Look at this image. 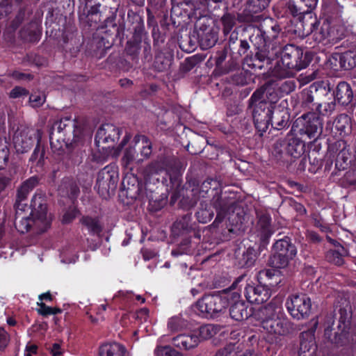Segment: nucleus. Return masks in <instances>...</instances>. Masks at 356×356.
Returning <instances> with one entry per match:
<instances>
[{"instance_id":"obj_27","label":"nucleus","mask_w":356,"mask_h":356,"mask_svg":"<svg viewBox=\"0 0 356 356\" xmlns=\"http://www.w3.org/2000/svg\"><path fill=\"white\" fill-rule=\"evenodd\" d=\"M125 348L118 343H106L99 348L100 356H124Z\"/></svg>"},{"instance_id":"obj_7","label":"nucleus","mask_w":356,"mask_h":356,"mask_svg":"<svg viewBox=\"0 0 356 356\" xmlns=\"http://www.w3.org/2000/svg\"><path fill=\"white\" fill-rule=\"evenodd\" d=\"M274 254L270 257V264L276 268H282L287 266L289 261L296 255L297 250L293 244L291 243L290 238L277 240L273 245Z\"/></svg>"},{"instance_id":"obj_50","label":"nucleus","mask_w":356,"mask_h":356,"mask_svg":"<svg viewBox=\"0 0 356 356\" xmlns=\"http://www.w3.org/2000/svg\"><path fill=\"white\" fill-rule=\"evenodd\" d=\"M211 180H207L202 183L199 189L198 198H204L209 191L211 189Z\"/></svg>"},{"instance_id":"obj_2","label":"nucleus","mask_w":356,"mask_h":356,"mask_svg":"<svg viewBox=\"0 0 356 356\" xmlns=\"http://www.w3.org/2000/svg\"><path fill=\"white\" fill-rule=\"evenodd\" d=\"M309 56L304 54L301 48L293 44L284 47L280 60L277 61L273 70V76L286 78L293 75V70L299 71L307 67L309 63Z\"/></svg>"},{"instance_id":"obj_40","label":"nucleus","mask_w":356,"mask_h":356,"mask_svg":"<svg viewBox=\"0 0 356 356\" xmlns=\"http://www.w3.org/2000/svg\"><path fill=\"white\" fill-rule=\"evenodd\" d=\"M10 185V178L0 175V200H2L8 195V188Z\"/></svg>"},{"instance_id":"obj_9","label":"nucleus","mask_w":356,"mask_h":356,"mask_svg":"<svg viewBox=\"0 0 356 356\" xmlns=\"http://www.w3.org/2000/svg\"><path fill=\"white\" fill-rule=\"evenodd\" d=\"M175 163V159L170 157H159L156 160L151 162L143 170V176L146 182L156 184L159 182V174L165 171L170 175L172 165ZM172 180L171 176H170Z\"/></svg>"},{"instance_id":"obj_45","label":"nucleus","mask_w":356,"mask_h":356,"mask_svg":"<svg viewBox=\"0 0 356 356\" xmlns=\"http://www.w3.org/2000/svg\"><path fill=\"white\" fill-rule=\"evenodd\" d=\"M277 115L280 117L281 119H277L274 118V120L272 119L271 124L272 125H275V128L280 130L282 128L287 126L288 124V117L285 115H282L281 112L277 113Z\"/></svg>"},{"instance_id":"obj_19","label":"nucleus","mask_w":356,"mask_h":356,"mask_svg":"<svg viewBox=\"0 0 356 356\" xmlns=\"http://www.w3.org/2000/svg\"><path fill=\"white\" fill-rule=\"evenodd\" d=\"M241 296L235 300L229 299V305L230 307V316L236 321H242L248 318L250 316V312L248 311V305L243 301L240 300Z\"/></svg>"},{"instance_id":"obj_20","label":"nucleus","mask_w":356,"mask_h":356,"mask_svg":"<svg viewBox=\"0 0 356 356\" xmlns=\"http://www.w3.org/2000/svg\"><path fill=\"white\" fill-rule=\"evenodd\" d=\"M232 202L229 200L226 197L216 193L212 199L213 207L216 209L217 216L215 221L221 222L225 216L232 204Z\"/></svg>"},{"instance_id":"obj_47","label":"nucleus","mask_w":356,"mask_h":356,"mask_svg":"<svg viewBox=\"0 0 356 356\" xmlns=\"http://www.w3.org/2000/svg\"><path fill=\"white\" fill-rule=\"evenodd\" d=\"M28 95L29 92L25 88L20 86L15 87L10 92V97L13 99L26 97Z\"/></svg>"},{"instance_id":"obj_58","label":"nucleus","mask_w":356,"mask_h":356,"mask_svg":"<svg viewBox=\"0 0 356 356\" xmlns=\"http://www.w3.org/2000/svg\"><path fill=\"white\" fill-rule=\"evenodd\" d=\"M44 151L42 149L41 150L39 146H37L31 155V160L35 161L38 159V162H40L44 159Z\"/></svg>"},{"instance_id":"obj_14","label":"nucleus","mask_w":356,"mask_h":356,"mask_svg":"<svg viewBox=\"0 0 356 356\" xmlns=\"http://www.w3.org/2000/svg\"><path fill=\"white\" fill-rule=\"evenodd\" d=\"M270 0H249L243 11L245 19L242 22H261L268 17L259 14L269 4Z\"/></svg>"},{"instance_id":"obj_37","label":"nucleus","mask_w":356,"mask_h":356,"mask_svg":"<svg viewBox=\"0 0 356 356\" xmlns=\"http://www.w3.org/2000/svg\"><path fill=\"white\" fill-rule=\"evenodd\" d=\"M197 220L201 223H207L210 221L213 216V211L210 208L205 207L201 203V209L195 213Z\"/></svg>"},{"instance_id":"obj_25","label":"nucleus","mask_w":356,"mask_h":356,"mask_svg":"<svg viewBox=\"0 0 356 356\" xmlns=\"http://www.w3.org/2000/svg\"><path fill=\"white\" fill-rule=\"evenodd\" d=\"M289 11L291 14L296 18L300 22H304L305 21H312V22H317V17L316 15L312 12L314 8H307L306 10L301 11L302 8H298L296 5L292 3H289Z\"/></svg>"},{"instance_id":"obj_22","label":"nucleus","mask_w":356,"mask_h":356,"mask_svg":"<svg viewBox=\"0 0 356 356\" xmlns=\"http://www.w3.org/2000/svg\"><path fill=\"white\" fill-rule=\"evenodd\" d=\"M309 25L311 35L312 38L317 42H322L327 40L329 42L330 33L331 29V24H307Z\"/></svg>"},{"instance_id":"obj_51","label":"nucleus","mask_w":356,"mask_h":356,"mask_svg":"<svg viewBox=\"0 0 356 356\" xmlns=\"http://www.w3.org/2000/svg\"><path fill=\"white\" fill-rule=\"evenodd\" d=\"M9 335L3 327H0V349H4L9 342Z\"/></svg>"},{"instance_id":"obj_64","label":"nucleus","mask_w":356,"mask_h":356,"mask_svg":"<svg viewBox=\"0 0 356 356\" xmlns=\"http://www.w3.org/2000/svg\"><path fill=\"white\" fill-rule=\"evenodd\" d=\"M334 25H337V32L339 34V39L340 40L346 35V30L343 24H334Z\"/></svg>"},{"instance_id":"obj_23","label":"nucleus","mask_w":356,"mask_h":356,"mask_svg":"<svg viewBox=\"0 0 356 356\" xmlns=\"http://www.w3.org/2000/svg\"><path fill=\"white\" fill-rule=\"evenodd\" d=\"M146 37V33L142 25L138 26L135 29L133 40L128 41L126 51L131 56L137 55L140 51V43Z\"/></svg>"},{"instance_id":"obj_26","label":"nucleus","mask_w":356,"mask_h":356,"mask_svg":"<svg viewBox=\"0 0 356 356\" xmlns=\"http://www.w3.org/2000/svg\"><path fill=\"white\" fill-rule=\"evenodd\" d=\"M149 7L147 8V22H152V21H159L161 22V19H159V17L163 14L164 10H162L163 6L165 4V0H148Z\"/></svg>"},{"instance_id":"obj_11","label":"nucleus","mask_w":356,"mask_h":356,"mask_svg":"<svg viewBox=\"0 0 356 356\" xmlns=\"http://www.w3.org/2000/svg\"><path fill=\"white\" fill-rule=\"evenodd\" d=\"M350 315L346 310L340 309L338 331L332 333V330L327 328L325 330V335L329 340L337 346L344 345L348 339V330L350 329Z\"/></svg>"},{"instance_id":"obj_42","label":"nucleus","mask_w":356,"mask_h":356,"mask_svg":"<svg viewBox=\"0 0 356 356\" xmlns=\"http://www.w3.org/2000/svg\"><path fill=\"white\" fill-rule=\"evenodd\" d=\"M314 88V86H311L309 90H304L302 93V104L305 106H309L310 108V104H312L311 108L312 110L314 109V106L316 107V104H312L314 102V96L312 95V89Z\"/></svg>"},{"instance_id":"obj_13","label":"nucleus","mask_w":356,"mask_h":356,"mask_svg":"<svg viewBox=\"0 0 356 356\" xmlns=\"http://www.w3.org/2000/svg\"><path fill=\"white\" fill-rule=\"evenodd\" d=\"M218 29L215 24H196L194 33L202 49H209L215 45L218 40Z\"/></svg>"},{"instance_id":"obj_46","label":"nucleus","mask_w":356,"mask_h":356,"mask_svg":"<svg viewBox=\"0 0 356 356\" xmlns=\"http://www.w3.org/2000/svg\"><path fill=\"white\" fill-rule=\"evenodd\" d=\"M207 5L209 11L213 12L216 10L220 8L221 6H225V0H203Z\"/></svg>"},{"instance_id":"obj_62","label":"nucleus","mask_w":356,"mask_h":356,"mask_svg":"<svg viewBox=\"0 0 356 356\" xmlns=\"http://www.w3.org/2000/svg\"><path fill=\"white\" fill-rule=\"evenodd\" d=\"M275 275V270L273 269H266L264 270H261L259 273V277L260 279H263L264 277H266L268 279H271Z\"/></svg>"},{"instance_id":"obj_63","label":"nucleus","mask_w":356,"mask_h":356,"mask_svg":"<svg viewBox=\"0 0 356 356\" xmlns=\"http://www.w3.org/2000/svg\"><path fill=\"white\" fill-rule=\"evenodd\" d=\"M26 208H27L26 204H23L22 202H18L17 199L16 200L15 209L17 216H20Z\"/></svg>"},{"instance_id":"obj_36","label":"nucleus","mask_w":356,"mask_h":356,"mask_svg":"<svg viewBox=\"0 0 356 356\" xmlns=\"http://www.w3.org/2000/svg\"><path fill=\"white\" fill-rule=\"evenodd\" d=\"M187 326V323L180 316L170 318L168 323V327L172 332L179 331Z\"/></svg>"},{"instance_id":"obj_44","label":"nucleus","mask_w":356,"mask_h":356,"mask_svg":"<svg viewBox=\"0 0 356 356\" xmlns=\"http://www.w3.org/2000/svg\"><path fill=\"white\" fill-rule=\"evenodd\" d=\"M214 356H236L234 345L229 343L224 348L219 349Z\"/></svg>"},{"instance_id":"obj_54","label":"nucleus","mask_w":356,"mask_h":356,"mask_svg":"<svg viewBox=\"0 0 356 356\" xmlns=\"http://www.w3.org/2000/svg\"><path fill=\"white\" fill-rule=\"evenodd\" d=\"M330 40L329 42H337L339 40L337 32V26L334 24H331V29L329 30Z\"/></svg>"},{"instance_id":"obj_31","label":"nucleus","mask_w":356,"mask_h":356,"mask_svg":"<svg viewBox=\"0 0 356 356\" xmlns=\"http://www.w3.org/2000/svg\"><path fill=\"white\" fill-rule=\"evenodd\" d=\"M341 67L349 70L356 66V49L345 51L339 55Z\"/></svg>"},{"instance_id":"obj_30","label":"nucleus","mask_w":356,"mask_h":356,"mask_svg":"<svg viewBox=\"0 0 356 356\" xmlns=\"http://www.w3.org/2000/svg\"><path fill=\"white\" fill-rule=\"evenodd\" d=\"M38 184V179L35 177H32L25 181L17 191V199L18 202L24 201L29 193Z\"/></svg>"},{"instance_id":"obj_28","label":"nucleus","mask_w":356,"mask_h":356,"mask_svg":"<svg viewBox=\"0 0 356 356\" xmlns=\"http://www.w3.org/2000/svg\"><path fill=\"white\" fill-rule=\"evenodd\" d=\"M199 342V337L196 334H181L173 338L174 344L184 349L193 348L197 346Z\"/></svg>"},{"instance_id":"obj_35","label":"nucleus","mask_w":356,"mask_h":356,"mask_svg":"<svg viewBox=\"0 0 356 356\" xmlns=\"http://www.w3.org/2000/svg\"><path fill=\"white\" fill-rule=\"evenodd\" d=\"M138 159V153L136 149H135V147L133 143H131V145L126 148L122 161L123 165L125 167H127L133 161H136L137 163V159Z\"/></svg>"},{"instance_id":"obj_61","label":"nucleus","mask_w":356,"mask_h":356,"mask_svg":"<svg viewBox=\"0 0 356 356\" xmlns=\"http://www.w3.org/2000/svg\"><path fill=\"white\" fill-rule=\"evenodd\" d=\"M256 57L260 61H266L267 64L270 63L271 61L273 60L275 58H272L271 56H268L264 51H260L259 52L257 53Z\"/></svg>"},{"instance_id":"obj_60","label":"nucleus","mask_w":356,"mask_h":356,"mask_svg":"<svg viewBox=\"0 0 356 356\" xmlns=\"http://www.w3.org/2000/svg\"><path fill=\"white\" fill-rule=\"evenodd\" d=\"M62 16L58 17V14L56 13V15H54V10H49L47 16H46V22H54L56 21H61L62 20Z\"/></svg>"},{"instance_id":"obj_34","label":"nucleus","mask_w":356,"mask_h":356,"mask_svg":"<svg viewBox=\"0 0 356 356\" xmlns=\"http://www.w3.org/2000/svg\"><path fill=\"white\" fill-rule=\"evenodd\" d=\"M9 154L8 143L6 138L0 137V170L3 169L6 166Z\"/></svg>"},{"instance_id":"obj_57","label":"nucleus","mask_w":356,"mask_h":356,"mask_svg":"<svg viewBox=\"0 0 356 356\" xmlns=\"http://www.w3.org/2000/svg\"><path fill=\"white\" fill-rule=\"evenodd\" d=\"M341 13H342V8H340L339 6H337L336 8H334V13L330 17V19H327V22H329V21H336V22L343 21V19L342 18Z\"/></svg>"},{"instance_id":"obj_1","label":"nucleus","mask_w":356,"mask_h":356,"mask_svg":"<svg viewBox=\"0 0 356 356\" xmlns=\"http://www.w3.org/2000/svg\"><path fill=\"white\" fill-rule=\"evenodd\" d=\"M254 315L268 334V340L270 343H277L280 337L289 334L293 330L292 324L282 312L281 303L277 301H272L259 308Z\"/></svg>"},{"instance_id":"obj_15","label":"nucleus","mask_w":356,"mask_h":356,"mask_svg":"<svg viewBox=\"0 0 356 356\" xmlns=\"http://www.w3.org/2000/svg\"><path fill=\"white\" fill-rule=\"evenodd\" d=\"M120 131L119 128L113 124L106 123L102 125L95 136V143L98 147L101 144H107L106 147L102 148L113 147L116 140L119 139Z\"/></svg>"},{"instance_id":"obj_29","label":"nucleus","mask_w":356,"mask_h":356,"mask_svg":"<svg viewBox=\"0 0 356 356\" xmlns=\"http://www.w3.org/2000/svg\"><path fill=\"white\" fill-rule=\"evenodd\" d=\"M288 137L287 153L295 158L300 156L304 152L305 145L302 141L293 136Z\"/></svg>"},{"instance_id":"obj_32","label":"nucleus","mask_w":356,"mask_h":356,"mask_svg":"<svg viewBox=\"0 0 356 356\" xmlns=\"http://www.w3.org/2000/svg\"><path fill=\"white\" fill-rule=\"evenodd\" d=\"M81 223L92 234L98 235L102 231V226L97 218L86 216L82 218Z\"/></svg>"},{"instance_id":"obj_43","label":"nucleus","mask_w":356,"mask_h":356,"mask_svg":"<svg viewBox=\"0 0 356 356\" xmlns=\"http://www.w3.org/2000/svg\"><path fill=\"white\" fill-rule=\"evenodd\" d=\"M45 97L40 93L31 94L29 97V102L32 107H39L43 104Z\"/></svg>"},{"instance_id":"obj_53","label":"nucleus","mask_w":356,"mask_h":356,"mask_svg":"<svg viewBox=\"0 0 356 356\" xmlns=\"http://www.w3.org/2000/svg\"><path fill=\"white\" fill-rule=\"evenodd\" d=\"M38 305L40 307L39 309H38V312L42 315V316H48L51 315L52 312V307H50L49 306H47L43 302H38Z\"/></svg>"},{"instance_id":"obj_55","label":"nucleus","mask_w":356,"mask_h":356,"mask_svg":"<svg viewBox=\"0 0 356 356\" xmlns=\"http://www.w3.org/2000/svg\"><path fill=\"white\" fill-rule=\"evenodd\" d=\"M38 346L31 343H28L24 350V356H33L37 354Z\"/></svg>"},{"instance_id":"obj_21","label":"nucleus","mask_w":356,"mask_h":356,"mask_svg":"<svg viewBox=\"0 0 356 356\" xmlns=\"http://www.w3.org/2000/svg\"><path fill=\"white\" fill-rule=\"evenodd\" d=\"M334 95L335 99L339 104L342 105H348L350 104L353 97L350 86L345 81H341L338 83Z\"/></svg>"},{"instance_id":"obj_41","label":"nucleus","mask_w":356,"mask_h":356,"mask_svg":"<svg viewBox=\"0 0 356 356\" xmlns=\"http://www.w3.org/2000/svg\"><path fill=\"white\" fill-rule=\"evenodd\" d=\"M155 354L156 356H181L178 351L168 346L158 347Z\"/></svg>"},{"instance_id":"obj_49","label":"nucleus","mask_w":356,"mask_h":356,"mask_svg":"<svg viewBox=\"0 0 356 356\" xmlns=\"http://www.w3.org/2000/svg\"><path fill=\"white\" fill-rule=\"evenodd\" d=\"M99 8H100V4L99 3V4H97V5H95L93 6L90 7V9L88 10V11H87L88 20L86 22L97 21V19L96 18L94 19L93 17L94 16L97 17L98 15H99Z\"/></svg>"},{"instance_id":"obj_52","label":"nucleus","mask_w":356,"mask_h":356,"mask_svg":"<svg viewBox=\"0 0 356 356\" xmlns=\"http://www.w3.org/2000/svg\"><path fill=\"white\" fill-rule=\"evenodd\" d=\"M52 356H60L63 353V348L59 343H54L47 348Z\"/></svg>"},{"instance_id":"obj_33","label":"nucleus","mask_w":356,"mask_h":356,"mask_svg":"<svg viewBox=\"0 0 356 356\" xmlns=\"http://www.w3.org/2000/svg\"><path fill=\"white\" fill-rule=\"evenodd\" d=\"M270 220L271 218L267 213L261 214L259 217L257 226L263 237H268L272 234Z\"/></svg>"},{"instance_id":"obj_24","label":"nucleus","mask_w":356,"mask_h":356,"mask_svg":"<svg viewBox=\"0 0 356 356\" xmlns=\"http://www.w3.org/2000/svg\"><path fill=\"white\" fill-rule=\"evenodd\" d=\"M328 241L332 243L336 250H330L326 253V259L330 263L337 266H341L343 264V257L346 254V249L334 240L327 238Z\"/></svg>"},{"instance_id":"obj_56","label":"nucleus","mask_w":356,"mask_h":356,"mask_svg":"<svg viewBox=\"0 0 356 356\" xmlns=\"http://www.w3.org/2000/svg\"><path fill=\"white\" fill-rule=\"evenodd\" d=\"M78 211L75 209L67 211L63 216V221L65 223H68L72 221L77 215Z\"/></svg>"},{"instance_id":"obj_59","label":"nucleus","mask_w":356,"mask_h":356,"mask_svg":"<svg viewBox=\"0 0 356 356\" xmlns=\"http://www.w3.org/2000/svg\"><path fill=\"white\" fill-rule=\"evenodd\" d=\"M355 350L356 346L348 345L341 349L340 356H353Z\"/></svg>"},{"instance_id":"obj_39","label":"nucleus","mask_w":356,"mask_h":356,"mask_svg":"<svg viewBox=\"0 0 356 356\" xmlns=\"http://www.w3.org/2000/svg\"><path fill=\"white\" fill-rule=\"evenodd\" d=\"M335 106L334 101L327 102L324 104H318L316 106V111L319 115H329L334 111Z\"/></svg>"},{"instance_id":"obj_10","label":"nucleus","mask_w":356,"mask_h":356,"mask_svg":"<svg viewBox=\"0 0 356 356\" xmlns=\"http://www.w3.org/2000/svg\"><path fill=\"white\" fill-rule=\"evenodd\" d=\"M118 176L115 170L106 166L97 175L96 187L98 193L104 198H107L116 189Z\"/></svg>"},{"instance_id":"obj_18","label":"nucleus","mask_w":356,"mask_h":356,"mask_svg":"<svg viewBox=\"0 0 356 356\" xmlns=\"http://www.w3.org/2000/svg\"><path fill=\"white\" fill-rule=\"evenodd\" d=\"M135 149L138 153L137 163L148 159L152 152V145L149 139L144 135H136L132 141Z\"/></svg>"},{"instance_id":"obj_48","label":"nucleus","mask_w":356,"mask_h":356,"mask_svg":"<svg viewBox=\"0 0 356 356\" xmlns=\"http://www.w3.org/2000/svg\"><path fill=\"white\" fill-rule=\"evenodd\" d=\"M191 0H184V4L187 5ZM183 3L179 0H172V8H171V16H179L181 13L179 12L180 6H182Z\"/></svg>"},{"instance_id":"obj_16","label":"nucleus","mask_w":356,"mask_h":356,"mask_svg":"<svg viewBox=\"0 0 356 356\" xmlns=\"http://www.w3.org/2000/svg\"><path fill=\"white\" fill-rule=\"evenodd\" d=\"M245 297L249 302L259 305L270 298V291L265 285H249L245 288Z\"/></svg>"},{"instance_id":"obj_5","label":"nucleus","mask_w":356,"mask_h":356,"mask_svg":"<svg viewBox=\"0 0 356 356\" xmlns=\"http://www.w3.org/2000/svg\"><path fill=\"white\" fill-rule=\"evenodd\" d=\"M266 88L261 87L252 95L249 106L252 110V118L256 128L259 131H266L272 121L273 106L264 98Z\"/></svg>"},{"instance_id":"obj_12","label":"nucleus","mask_w":356,"mask_h":356,"mask_svg":"<svg viewBox=\"0 0 356 356\" xmlns=\"http://www.w3.org/2000/svg\"><path fill=\"white\" fill-rule=\"evenodd\" d=\"M38 130L32 128L18 129L13 136V144L17 152L23 154L28 152L36 140L40 138Z\"/></svg>"},{"instance_id":"obj_8","label":"nucleus","mask_w":356,"mask_h":356,"mask_svg":"<svg viewBox=\"0 0 356 356\" xmlns=\"http://www.w3.org/2000/svg\"><path fill=\"white\" fill-rule=\"evenodd\" d=\"M286 307L291 316L297 320L307 318L311 310V300L307 295L293 294L286 302Z\"/></svg>"},{"instance_id":"obj_4","label":"nucleus","mask_w":356,"mask_h":356,"mask_svg":"<svg viewBox=\"0 0 356 356\" xmlns=\"http://www.w3.org/2000/svg\"><path fill=\"white\" fill-rule=\"evenodd\" d=\"M239 298L236 291L223 292L220 294H208L203 296L195 304L194 310L198 315L212 318L222 313L229 305V299Z\"/></svg>"},{"instance_id":"obj_38","label":"nucleus","mask_w":356,"mask_h":356,"mask_svg":"<svg viewBox=\"0 0 356 356\" xmlns=\"http://www.w3.org/2000/svg\"><path fill=\"white\" fill-rule=\"evenodd\" d=\"M257 259V252L252 248H249L243 252L242 257L243 265L245 267H251Z\"/></svg>"},{"instance_id":"obj_6","label":"nucleus","mask_w":356,"mask_h":356,"mask_svg":"<svg viewBox=\"0 0 356 356\" xmlns=\"http://www.w3.org/2000/svg\"><path fill=\"white\" fill-rule=\"evenodd\" d=\"M323 124L316 113L308 112L293 122L291 131L315 140L321 134Z\"/></svg>"},{"instance_id":"obj_3","label":"nucleus","mask_w":356,"mask_h":356,"mask_svg":"<svg viewBox=\"0 0 356 356\" xmlns=\"http://www.w3.org/2000/svg\"><path fill=\"white\" fill-rule=\"evenodd\" d=\"M31 212L30 217L16 216L15 227L22 234L27 232L32 225H34L38 232L46 231L50 225V220L47 216V207L42 195L35 194L31 199Z\"/></svg>"},{"instance_id":"obj_17","label":"nucleus","mask_w":356,"mask_h":356,"mask_svg":"<svg viewBox=\"0 0 356 356\" xmlns=\"http://www.w3.org/2000/svg\"><path fill=\"white\" fill-rule=\"evenodd\" d=\"M74 127V124L69 118H62L56 122L52 127L50 140L56 138L57 140H62L68 142L70 138H67V134L72 132Z\"/></svg>"}]
</instances>
